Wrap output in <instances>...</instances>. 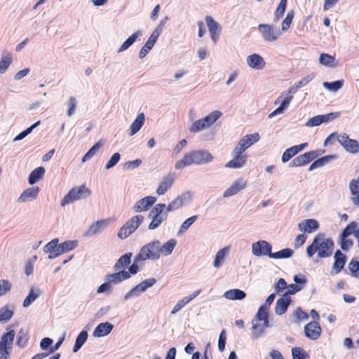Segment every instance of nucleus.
<instances>
[{
    "mask_svg": "<svg viewBox=\"0 0 359 359\" xmlns=\"http://www.w3.org/2000/svg\"><path fill=\"white\" fill-rule=\"evenodd\" d=\"M197 215H194L187 219L180 226L177 235V236H182L189 228L196 221Z\"/></svg>",
    "mask_w": 359,
    "mask_h": 359,
    "instance_id": "37998d69",
    "label": "nucleus"
},
{
    "mask_svg": "<svg viewBox=\"0 0 359 359\" xmlns=\"http://www.w3.org/2000/svg\"><path fill=\"white\" fill-rule=\"evenodd\" d=\"M318 156V154L316 151H309L302 154L293 160V163L295 166L304 165Z\"/></svg>",
    "mask_w": 359,
    "mask_h": 359,
    "instance_id": "c756f323",
    "label": "nucleus"
},
{
    "mask_svg": "<svg viewBox=\"0 0 359 359\" xmlns=\"http://www.w3.org/2000/svg\"><path fill=\"white\" fill-rule=\"evenodd\" d=\"M149 217L151 219V222L148 226L149 230L157 229L165 219V216H157L151 214H149Z\"/></svg>",
    "mask_w": 359,
    "mask_h": 359,
    "instance_id": "3c124183",
    "label": "nucleus"
},
{
    "mask_svg": "<svg viewBox=\"0 0 359 359\" xmlns=\"http://www.w3.org/2000/svg\"><path fill=\"white\" fill-rule=\"evenodd\" d=\"M145 121L144 113H140L130 126V136L135 135L143 126Z\"/></svg>",
    "mask_w": 359,
    "mask_h": 359,
    "instance_id": "f704fd0d",
    "label": "nucleus"
},
{
    "mask_svg": "<svg viewBox=\"0 0 359 359\" xmlns=\"http://www.w3.org/2000/svg\"><path fill=\"white\" fill-rule=\"evenodd\" d=\"M78 246L76 241H66L59 243V239L55 238L48 243L43 248V252L48 254V259H53L68 252Z\"/></svg>",
    "mask_w": 359,
    "mask_h": 359,
    "instance_id": "20e7f679",
    "label": "nucleus"
},
{
    "mask_svg": "<svg viewBox=\"0 0 359 359\" xmlns=\"http://www.w3.org/2000/svg\"><path fill=\"white\" fill-rule=\"evenodd\" d=\"M226 340V331L224 330H222V332H220V334L219 337V340H218V349L221 352L224 351V350L225 348Z\"/></svg>",
    "mask_w": 359,
    "mask_h": 359,
    "instance_id": "69168bd1",
    "label": "nucleus"
},
{
    "mask_svg": "<svg viewBox=\"0 0 359 359\" xmlns=\"http://www.w3.org/2000/svg\"><path fill=\"white\" fill-rule=\"evenodd\" d=\"M28 341V333L24 329H20L18 334L17 344L20 347H25Z\"/></svg>",
    "mask_w": 359,
    "mask_h": 359,
    "instance_id": "5fc2aeb1",
    "label": "nucleus"
},
{
    "mask_svg": "<svg viewBox=\"0 0 359 359\" xmlns=\"http://www.w3.org/2000/svg\"><path fill=\"white\" fill-rule=\"evenodd\" d=\"M41 291L37 287H32L29 289V294L24 299L22 306L25 308L29 306L41 295Z\"/></svg>",
    "mask_w": 359,
    "mask_h": 359,
    "instance_id": "e433bc0d",
    "label": "nucleus"
},
{
    "mask_svg": "<svg viewBox=\"0 0 359 359\" xmlns=\"http://www.w3.org/2000/svg\"><path fill=\"white\" fill-rule=\"evenodd\" d=\"M252 320L265 323V325H269V320L268 308H266V306H261Z\"/></svg>",
    "mask_w": 359,
    "mask_h": 359,
    "instance_id": "a19ab883",
    "label": "nucleus"
},
{
    "mask_svg": "<svg viewBox=\"0 0 359 359\" xmlns=\"http://www.w3.org/2000/svg\"><path fill=\"white\" fill-rule=\"evenodd\" d=\"M160 241H153L141 248L137 259L158 260L160 259Z\"/></svg>",
    "mask_w": 359,
    "mask_h": 359,
    "instance_id": "6e6552de",
    "label": "nucleus"
},
{
    "mask_svg": "<svg viewBox=\"0 0 359 359\" xmlns=\"http://www.w3.org/2000/svg\"><path fill=\"white\" fill-rule=\"evenodd\" d=\"M88 337V332L86 330H82L77 336L75 344L73 348V352L76 353L86 341Z\"/></svg>",
    "mask_w": 359,
    "mask_h": 359,
    "instance_id": "de8ad7c7",
    "label": "nucleus"
},
{
    "mask_svg": "<svg viewBox=\"0 0 359 359\" xmlns=\"http://www.w3.org/2000/svg\"><path fill=\"white\" fill-rule=\"evenodd\" d=\"M334 242L330 239L318 234L315 237L312 243L307 247L306 253L309 257H311L318 252L320 257H328L332 254Z\"/></svg>",
    "mask_w": 359,
    "mask_h": 359,
    "instance_id": "7ed1b4c3",
    "label": "nucleus"
},
{
    "mask_svg": "<svg viewBox=\"0 0 359 359\" xmlns=\"http://www.w3.org/2000/svg\"><path fill=\"white\" fill-rule=\"evenodd\" d=\"M229 252V247H224L216 253L213 261L214 268L219 269L223 265Z\"/></svg>",
    "mask_w": 359,
    "mask_h": 359,
    "instance_id": "c9c22d12",
    "label": "nucleus"
},
{
    "mask_svg": "<svg viewBox=\"0 0 359 359\" xmlns=\"http://www.w3.org/2000/svg\"><path fill=\"white\" fill-rule=\"evenodd\" d=\"M142 163V161L140 159H136L134 161H127L123 165V169L127 170H133L137 167H139Z\"/></svg>",
    "mask_w": 359,
    "mask_h": 359,
    "instance_id": "0e129e2a",
    "label": "nucleus"
},
{
    "mask_svg": "<svg viewBox=\"0 0 359 359\" xmlns=\"http://www.w3.org/2000/svg\"><path fill=\"white\" fill-rule=\"evenodd\" d=\"M344 83V80H338L334 82L325 81L323 83V86L330 92L336 93L343 87Z\"/></svg>",
    "mask_w": 359,
    "mask_h": 359,
    "instance_id": "09e8293b",
    "label": "nucleus"
},
{
    "mask_svg": "<svg viewBox=\"0 0 359 359\" xmlns=\"http://www.w3.org/2000/svg\"><path fill=\"white\" fill-rule=\"evenodd\" d=\"M11 289L12 284L9 280L5 279L0 280V297L5 296L9 293Z\"/></svg>",
    "mask_w": 359,
    "mask_h": 359,
    "instance_id": "864d4df0",
    "label": "nucleus"
},
{
    "mask_svg": "<svg viewBox=\"0 0 359 359\" xmlns=\"http://www.w3.org/2000/svg\"><path fill=\"white\" fill-rule=\"evenodd\" d=\"M173 182L174 177L172 175L168 174L163 177L156 189V194L158 196L164 195L171 188Z\"/></svg>",
    "mask_w": 359,
    "mask_h": 359,
    "instance_id": "393cba45",
    "label": "nucleus"
},
{
    "mask_svg": "<svg viewBox=\"0 0 359 359\" xmlns=\"http://www.w3.org/2000/svg\"><path fill=\"white\" fill-rule=\"evenodd\" d=\"M111 291V285L107 280H105V282L104 283H102L97 287V294H101V293H104V292L109 293Z\"/></svg>",
    "mask_w": 359,
    "mask_h": 359,
    "instance_id": "774afa93",
    "label": "nucleus"
},
{
    "mask_svg": "<svg viewBox=\"0 0 359 359\" xmlns=\"http://www.w3.org/2000/svg\"><path fill=\"white\" fill-rule=\"evenodd\" d=\"M304 333L306 337L316 340L321 334V327L318 322H311L304 327Z\"/></svg>",
    "mask_w": 359,
    "mask_h": 359,
    "instance_id": "b1692460",
    "label": "nucleus"
},
{
    "mask_svg": "<svg viewBox=\"0 0 359 359\" xmlns=\"http://www.w3.org/2000/svg\"><path fill=\"white\" fill-rule=\"evenodd\" d=\"M142 36V32L137 30L130 35L118 48L117 50L118 53H121L128 49L137 39H140Z\"/></svg>",
    "mask_w": 359,
    "mask_h": 359,
    "instance_id": "2f4dec72",
    "label": "nucleus"
},
{
    "mask_svg": "<svg viewBox=\"0 0 359 359\" xmlns=\"http://www.w3.org/2000/svg\"><path fill=\"white\" fill-rule=\"evenodd\" d=\"M356 226L357 225L355 222H351L349 224L343 231L342 237L347 238L351 234L355 235V232L358 231L356 229Z\"/></svg>",
    "mask_w": 359,
    "mask_h": 359,
    "instance_id": "e2e57ef3",
    "label": "nucleus"
},
{
    "mask_svg": "<svg viewBox=\"0 0 359 359\" xmlns=\"http://www.w3.org/2000/svg\"><path fill=\"white\" fill-rule=\"evenodd\" d=\"M287 0H280L275 14V19L279 20L282 18L285 12Z\"/></svg>",
    "mask_w": 359,
    "mask_h": 359,
    "instance_id": "6e6d98bb",
    "label": "nucleus"
},
{
    "mask_svg": "<svg viewBox=\"0 0 359 359\" xmlns=\"http://www.w3.org/2000/svg\"><path fill=\"white\" fill-rule=\"evenodd\" d=\"M337 139L347 152L351 154L359 153V143L357 140L350 139L345 133L337 135Z\"/></svg>",
    "mask_w": 359,
    "mask_h": 359,
    "instance_id": "2eb2a0df",
    "label": "nucleus"
},
{
    "mask_svg": "<svg viewBox=\"0 0 359 359\" xmlns=\"http://www.w3.org/2000/svg\"><path fill=\"white\" fill-rule=\"evenodd\" d=\"M270 327V325H265V323L252 320V334L251 337L256 339L262 337L265 334V329Z\"/></svg>",
    "mask_w": 359,
    "mask_h": 359,
    "instance_id": "bb28decb",
    "label": "nucleus"
},
{
    "mask_svg": "<svg viewBox=\"0 0 359 359\" xmlns=\"http://www.w3.org/2000/svg\"><path fill=\"white\" fill-rule=\"evenodd\" d=\"M272 246L266 241H259L252 244V253L256 257H262L271 254Z\"/></svg>",
    "mask_w": 359,
    "mask_h": 359,
    "instance_id": "a211bd4d",
    "label": "nucleus"
},
{
    "mask_svg": "<svg viewBox=\"0 0 359 359\" xmlns=\"http://www.w3.org/2000/svg\"><path fill=\"white\" fill-rule=\"evenodd\" d=\"M292 255V250L290 248H285L277 252H272L271 254L269 255V257L273 259H285L291 257Z\"/></svg>",
    "mask_w": 359,
    "mask_h": 359,
    "instance_id": "603ef678",
    "label": "nucleus"
},
{
    "mask_svg": "<svg viewBox=\"0 0 359 359\" xmlns=\"http://www.w3.org/2000/svg\"><path fill=\"white\" fill-rule=\"evenodd\" d=\"M193 192L187 191L175 198L166 206V212H172L179 210L191 203L193 200Z\"/></svg>",
    "mask_w": 359,
    "mask_h": 359,
    "instance_id": "9d476101",
    "label": "nucleus"
},
{
    "mask_svg": "<svg viewBox=\"0 0 359 359\" xmlns=\"http://www.w3.org/2000/svg\"><path fill=\"white\" fill-rule=\"evenodd\" d=\"M245 63L250 69L257 71L264 69L266 65L264 58L256 53L248 55L245 58Z\"/></svg>",
    "mask_w": 359,
    "mask_h": 359,
    "instance_id": "f3484780",
    "label": "nucleus"
},
{
    "mask_svg": "<svg viewBox=\"0 0 359 359\" xmlns=\"http://www.w3.org/2000/svg\"><path fill=\"white\" fill-rule=\"evenodd\" d=\"M13 315V309L10 306H5L0 309V323H5L11 320Z\"/></svg>",
    "mask_w": 359,
    "mask_h": 359,
    "instance_id": "49530a36",
    "label": "nucleus"
},
{
    "mask_svg": "<svg viewBox=\"0 0 359 359\" xmlns=\"http://www.w3.org/2000/svg\"><path fill=\"white\" fill-rule=\"evenodd\" d=\"M214 159L213 155L208 150H192L184 154L182 158L175 164L176 170H182L192 165H205L211 163Z\"/></svg>",
    "mask_w": 359,
    "mask_h": 359,
    "instance_id": "f03ea898",
    "label": "nucleus"
},
{
    "mask_svg": "<svg viewBox=\"0 0 359 359\" xmlns=\"http://www.w3.org/2000/svg\"><path fill=\"white\" fill-rule=\"evenodd\" d=\"M232 159L225 164V168L231 169H240L243 168L248 161V156L243 153L233 149L231 152Z\"/></svg>",
    "mask_w": 359,
    "mask_h": 359,
    "instance_id": "ddd939ff",
    "label": "nucleus"
},
{
    "mask_svg": "<svg viewBox=\"0 0 359 359\" xmlns=\"http://www.w3.org/2000/svg\"><path fill=\"white\" fill-rule=\"evenodd\" d=\"M15 336V332L13 330H9L1 336L0 340V359H9Z\"/></svg>",
    "mask_w": 359,
    "mask_h": 359,
    "instance_id": "1a4fd4ad",
    "label": "nucleus"
},
{
    "mask_svg": "<svg viewBox=\"0 0 359 359\" xmlns=\"http://www.w3.org/2000/svg\"><path fill=\"white\" fill-rule=\"evenodd\" d=\"M346 262V256L340 250H337L334 254V263L332 266V273H339L344 268Z\"/></svg>",
    "mask_w": 359,
    "mask_h": 359,
    "instance_id": "7c9ffc66",
    "label": "nucleus"
},
{
    "mask_svg": "<svg viewBox=\"0 0 359 359\" xmlns=\"http://www.w3.org/2000/svg\"><path fill=\"white\" fill-rule=\"evenodd\" d=\"M292 359H305L307 357L306 352L302 348L294 347L292 349Z\"/></svg>",
    "mask_w": 359,
    "mask_h": 359,
    "instance_id": "4d7b16f0",
    "label": "nucleus"
},
{
    "mask_svg": "<svg viewBox=\"0 0 359 359\" xmlns=\"http://www.w3.org/2000/svg\"><path fill=\"white\" fill-rule=\"evenodd\" d=\"M156 202V198L154 196H146L137 201L133 206V210L135 212H142L147 211L149 208Z\"/></svg>",
    "mask_w": 359,
    "mask_h": 359,
    "instance_id": "4be33fe9",
    "label": "nucleus"
},
{
    "mask_svg": "<svg viewBox=\"0 0 359 359\" xmlns=\"http://www.w3.org/2000/svg\"><path fill=\"white\" fill-rule=\"evenodd\" d=\"M222 113L219 110H214L203 118L196 119L189 126L188 130L193 134L199 133L205 130L210 131L203 135L205 140L213 138L215 132L211 130L215 123L222 117Z\"/></svg>",
    "mask_w": 359,
    "mask_h": 359,
    "instance_id": "f257e3e1",
    "label": "nucleus"
},
{
    "mask_svg": "<svg viewBox=\"0 0 359 359\" xmlns=\"http://www.w3.org/2000/svg\"><path fill=\"white\" fill-rule=\"evenodd\" d=\"M45 174V168L43 167H38L33 170L29 175L28 182L29 184L33 185L39 181Z\"/></svg>",
    "mask_w": 359,
    "mask_h": 359,
    "instance_id": "79ce46f5",
    "label": "nucleus"
},
{
    "mask_svg": "<svg viewBox=\"0 0 359 359\" xmlns=\"http://www.w3.org/2000/svg\"><path fill=\"white\" fill-rule=\"evenodd\" d=\"M205 22L210 32L211 40L214 43H216L218 40V36L221 32V27L219 26V23L210 15L206 16Z\"/></svg>",
    "mask_w": 359,
    "mask_h": 359,
    "instance_id": "5701e85b",
    "label": "nucleus"
},
{
    "mask_svg": "<svg viewBox=\"0 0 359 359\" xmlns=\"http://www.w3.org/2000/svg\"><path fill=\"white\" fill-rule=\"evenodd\" d=\"M257 30L262 40L268 43L276 42L282 35V32L280 29L272 24H259L257 26Z\"/></svg>",
    "mask_w": 359,
    "mask_h": 359,
    "instance_id": "0eeeda50",
    "label": "nucleus"
},
{
    "mask_svg": "<svg viewBox=\"0 0 359 359\" xmlns=\"http://www.w3.org/2000/svg\"><path fill=\"white\" fill-rule=\"evenodd\" d=\"M112 222L111 218H105L93 222L88 228L87 233L89 236H95L106 229Z\"/></svg>",
    "mask_w": 359,
    "mask_h": 359,
    "instance_id": "412c9836",
    "label": "nucleus"
},
{
    "mask_svg": "<svg viewBox=\"0 0 359 359\" xmlns=\"http://www.w3.org/2000/svg\"><path fill=\"white\" fill-rule=\"evenodd\" d=\"M291 302V299L287 295H283L281 298L278 299L275 307V313L276 315L283 314L287 309Z\"/></svg>",
    "mask_w": 359,
    "mask_h": 359,
    "instance_id": "72a5a7b5",
    "label": "nucleus"
},
{
    "mask_svg": "<svg viewBox=\"0 0 359 359\" xmlns=\"http://www.w3.org/2000/svg\"><path fill=\"white\" fill-rule=\"evenodd\" d=\"M156 282V279L153 278L143 280L125 294L123 297L124 301H128L130 299L140 297L148 288L151 287Z\"/></svg>",
    "mask_w": 359,
    "mask_h": 359,
    "instance_id": "9b49d317",
    "label": "nucleus"
},
{
    "mask_svg": "<svg viewBox=\"0 0 359 359\" xmlns=\"http://www.w3.org/2000/svg\"><path fill=\"white\" fill-rule=\"evenodd\" d=\"M13 61V55L10 52L4 51L0 59V75L4 74Z\"/></svg>",
    "mask_w": 359,
    "mask_h": 359,
    "instance_id": "473e14b6",
    "label": "nucleus"
},
{
    "mask_svg": "<svg viewBox=\"0 0 359 359\" xmlns=\"http://www.w3.org/2000/svg\"><path fill=\"white\" fill-rule=\"evenodd\" d=\"M318 62L323 66L334 68L338 66V62L335 57L327 53H321L318 58Z\"/></svg>",
    "mask_w": 359,
    "mask_h": 359,
    "instance_id": "4c0bfd02",
    "label": "nucleus"
},
{
    "mask_svg": "<svg viewBox=\"0 0 359 359\" xmlns=\"http://www.w3.org/2000/svg\"><path fill=\"white\" fill-rule=\"evenodd\" d=\"M292 100L293 95L285 94V93H281L274 102L275 104H279V107L270 113L268 118H272L277 115L283 114L289 108Z\"/></svg>",
    "mask_w": 359,
    "mask_h": 359,
    "instance_id": "f8f14e48",
    "label": "nucleus"
},
{
    "mask_svg": "<svg viewBox=\"0 0 359 359\" xmlns=\"http://www.w3.org/2000/svg\"><path fill=\"white\" fill-rule=\"evenodd\" d=\"M39 193L38 187H32L24 190L17 199L19 203H26L35 201Z\"/></svg>",
    "mask_w": 359,
    "mask_h": 359,
    "instance_id": "aec40b11",
    "label": "nucleus"
},
{
    "mask_svg": "<svg viewBox=\"0 0 359 359\" xmlns=\"http://www.w3.org/2000/svg\"><path fill=\"white\" fill-rule=\"evenodd\" d=\"M91 195V191L84 184L72 188L63 197L60 205L65 207L74 201L85 199Z\"/></svg>",
    "mask_w": 359,
    "mask_h": 359,
    "instance_id": "39448f33",
    "label": "nucleus"
},
{
    "mask_svg": "<svg viewBox=\"0 0 359 359\" xmlns=\"http://www.w3.org/2000/svg\"><path fill=\"white\" fill-rule=\"evenodd\" d=\"M294 17V11H290L289 12H287L285 18H284L281 23V29H280L281 32H285L290 28Z\"/></svg>",
    "mask_w": 359,
    "mask_h": 359,
    "instance_id": "8fccbe9b",
    "label": "nucleus"
},
{
    "mask_svg": "<svg viewBox=\"0 0 359 359\" xmlns=\"http://www.w3.org/2000/svg\"><path fill=\"white\" fill-rule=\"evenodd\" d=\"M120 159H121L120 154L119 153H114L111 156V157L110 158L109 161L107 163V164L105 165V168L107 170L111 169V168L115 166L118 163Z\"/></svg>",
    "mask_w": 359,
    "mask_h": 359,
    "instance_id": "052dcab7",
    "label": "nucleus"
},
{
    "mask_svg": "<svg viewBox=\"0 0 359 359\" xmlns=\"http://www.w3.org/2000/svg\"><path fill=\"white\" fill-rule=\"evenodd\" d=\"M259 140L260 135L258 133L245 135L238 141L233 149L243 153Z\"/></svg>",
    "mask_w": 359,
    "mask_h": 359,
    "instance_id": "4468645a",
    "label": "nucleus"
},
{
    "mask_svg": "<svg viewBox=\"0 0 359 359\" xmlns=\"http://www.w3.org/2000/svg\"><path fill=\"white\" fill-rule=\"evenodd\" d=\"M144 217L142 215H136L130 217L118 230L117 236L121 240H124L133 234L143 223Z\"/></svg>",
    "mask_w": 359,
    "mask_h": 359,
    "instance_id": "423d86ee",
    "label": "nucleus"
},
{
    "mask_svg": "<svg viewBox=\"0 0 359 359\" xmlns=\"http://www.w3.org/2000/svg\"><path fill=\"white\" fill-rule=\"evenodd\" d=\"M104 143L102 140L98 141L95 143L83 156L81 161L85 163L86 161L92 158L99 151V149L103 146Z\"/></svg>",
    "mask_w": 359,
    "mask_h": 359,
    "instance_id": "a18cd8bd",
    "label": "nucleus"
},
{
    "mask_svg": "<svg viewBox=\"0 0 359 359\" xmlns=\"http://www.w3.org/2000/svg\"><path fill=\"white\" fill-rule=\"evenodd\" d=\"M248 185V182L243 177H238L229 185L223 192L224 198H229L244 190Z\"/></svg>",
    "mask_w": 359,
    "mask_h": 359,
    "instance_id": "dca6fc26",
    "label": "nucleus"
},
{
    "mask_svg": "<svg viewBox=\"0 0 359 359\" xmlns=\"http://www.w3.org/2000/svg\"><path fill=\"white\" fill-rule=\"evenodd\" d=\"M176 245L177 241L174 238L168 240L163 245H161L160 243V256H168L171 255Z\"/></svg>",
    "mask_w": 359,
    "mask_h": 359,
    "instance_id": "ea45409f",
    "label": "nucleus"
},
{
    "mask_svg": "<svg viewBox=\"0 0 359 359\" xmlns=\"http://www.w3.org/2000/svg\"><path fill=\"white\" fill-rule=\"evenodd\" d=\"M296 149L293 147L287 149L283 154L281 157V161L283 163L287 162L290 159H291L294 156L297 154Z\"/></svg>",
    "mask_w": 359,
    "mask_h": 359,
    "instance_id": "13d9d810",
    "label": "nucleus"
},
{
    "mask_svg": "<svg viewBox=\"0 0 359 359\" xmlns=\"http://www.w3.org/2000/svg\"><path fill=\"white\" fill-rule=\"evenodd\" d=\"M302 289V287L300 285H298L294 283L290 284L287 287V290L283 295H287V297H289V295L294 294L296 292L300 291Z\"/></svg>",
    "mask_w": 359,
    "mask_h": 359,
    "instance_id": "338daca9",
    "label": "nucleus"
},
{
    "mask_svg": "<svg viewBox=\"0 0 359 359\" xmlns=\"http://www.w3.org/2000/svg\"><path fill=\"white\" fill-rule=\"evenodd\" d=\"M166 206L163 203H158L155 205L149 212V214L157 216H165L163 212Z\"/></svg>",
    "mask_w": 359,
    "mask_h": 359,
    "instance_id": "680f3d73",
    "label": "nucleus"
},
{
    "mask_svg": "<svg viewBox=\"0 0 359 359\" xmlns=\"http://www.w3.org/2000/svg\"><path fill=\"white\" fill-rule=\"evenodd\" d=\"M223 296L228 300H242L245 297L246 294L239 289H231L224 292Z\"/></svg>",
    "mask_w": 359,
    "mask_h": 359,
    "instance_id": "58836bf2",
    "label": "nucleus"
},
{
    "mask_svg": "<svg viewBox=\"0 0 359 359\" xmlns=\"http://www.w3.org/2000/svg\"><path fill=\"white\" fill-rule=\"evenodd\" d=\"M67 104L69 107V109L67 110V115L70 117L74 114V112L76 111V104H77L76 99L74 97H71L69 99Z\"/></svg>",
    "mask_w": 359,
    "mask_h": 359,
    "instance_id": "bf43d9fd",
    "label": "nucleus"
},
{
    "mask_svg": "<svg viewBox=\"0 0 359 359\" xmlns=\"http://www.w3.org/2000/svg\"><path fill=\"white\" fill-rule=\"evenodd\" d=\"M298 227L300 231L310 233L319 228V224L316 219H308L299 223Z\"/></svg>",
    "mask_w": 359,
    "mask_h": 359,
    "instance_id": "cd10ccee",
    "label": "nucleus"
},
{
    "mask_svg": "<svg viewBox=\"0 0 359 359\" xmlns=\"http://www.w3.org/2000/svg\"><path fill=\"white\" fill-rule=\"evenodd\" d=\"M113 328L114 325L111 323H101L94 329L93 336L95 338L104 337L110 334Z\"/></svg>",
    "mask_w": 359,
    "mask_h": 359,
    "instance_id": "a878e982",
    "label": "nucleus"
},
{
    "mask_svg": "<svg viewBox=\"0 0 359 359\" xmlns=\"http://www.w3.org/2000/svg\"><path fill=\"white\" fill-rule=\"evenodd\" d=\"M130 278V273L122 270L114 273H111L105 276V280H107L111 285L118 284L120 282Z\"/></svg>",
    "mask_w": 359,
    "mask_h": 359,
    "instance_id": "c85d7f7f",
    "label": "nucleus"
},
{
    "mask_svg": "<svg viewBox=\"0 0 359 359\" xmlns=\"http://www.w3.org/2000/svg\"><path fill=\"white\" fill-rule=\"evenodd\" d=\"M132 253H126L121 256L114 265V270L118 271L126 267L130 264L131 261Z\"/></svg>",
    "mask_w": 359,
    "mask_h": 359,
    "instance_id": "c03bdc74",
    "label": "nucleus"
},
{
    "mask_svg": "<svg viewBox=\"0 0 359 359\" xmlns=\"http://www.w3.org/2000/svg\"><path fill=\"white\" fill-rule=\"evenodd\" d=\"M338 113H329L324 115H318L309 118L305 126L307 127L318 126L323 123H327L338 117Z\"/></svg>",
    "mask_w": 359,
    "mask_h": 359,
    "instance_id": "6ab92c4d",
    "label": "nucleus"
}]
</instances>
